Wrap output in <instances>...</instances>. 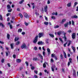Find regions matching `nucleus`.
I'll return each mask as SVG.
<instances>
[{"instance_id":"nucleus-1","label":"nucleus","mask_w":78,"mask_h":78,"mask_svg":"<svg viewBox=\"0 0 78 78\" xmlns=\"http://www.w3.org/2000/svg\"><path fill=\"white\" fill-rule=\"evenodd\" d=\"M38 35H37L34 38V40L33 41V43L34 44H36L37 43V41H38Z\"/></svg>"},{"instance_id":"nucleus-2","label":"nucleus","mask_w":78,"mask_h":78,"mask_svg":"<svg viewBox=\"0 0 78 78\" xmlns=\"http://www.w3.org/2000/svg\"><path fill=\"white\" fill-rule=\"evenodd\" d=\"M27 45L25 43H23V44H22L21 47V48L22 49H23V48H27Z\"/></svg>"},{"instance_id":"nucleus-3","label":"nucleus","mask_w":78,"mask_h":78,"mask_svg":"<svg viewBox=\"0 0 78 78\" xmlns=\"http://www.w3.org/2000/svg\"><path fill=\"white\" fill-rule=\"evenodd\" d=\"M44 36V34L42 33H40L38 34V37L39 38H41V37H43Z\"/></svg>"},{"instance_id":"nucleus-4","label":"nucleus","mask_w":78,"mask_h":78,"mask_svg":"<svg viewBox=\"0 0 78 78\" xmlns=\"http://www.w3.org/2000/svg\"><path fill=\"white\" fill-rule=\"evenodd\" d=\"M72 38L73 39H75V37H76V35L75 34V33H73L72 34Z\"/></svg>"},{"instance_id":"nucleus-5","label":"nucleus","mask_w":78,"mask_h":78,"mask_svg":"<svg viewBox=\"0 0 78 78\" xmlns=\"http://www.w3.org/2000/svg\"><path fill=\"white\" fill-rule=\"evenodd\" d=\"M23 14H24V16L25 18H26L27 19L28 18V17H29V16H28V15H27V13L24 12Z\"/></svg>"},{"instance_id":"nucleus-6","label":"nucleus","mask_w":78,"mask_h":78,"mask_svg":"<svg viewBox=\"0 0 78 78\" xmlns=\"http://www.w3.org/2000/svg\"><path fill=\"white\" fill-rule=\"evenodd\" d=\"M69 62L68 63V66H70V63H72V59L71 58H70L69 59Z\"/></svg>"},{"instance_id":"nucleus-7","label":"nucleus","mask_w":78,"mask_h":78,"mask_svg":"<svg viewBox=\"0 0 78 78\" xmlns=\"http://www.w3.org/2000/svg\"><path fill=\"white\" fill-rule=\"evenodd\" d=\"M47 9H48V6H47V5H46L44 7V11L46 12H47Z\"/></svg>"},{"instance_id":"nucleus-8","label":"nucleus","mask_w":78,"mask_h":78,"mask_svg":"<svg viewBox=\"0 0 78 78\" xmlns=\"http://www.w3.org/2000/svg\"><path fill=\"white\" fill-rule=\"evenodd\" d=\"M71 18L72 19H77L78 18V16L76 15H74L72 16Z\"/></svg>"},{"instance_id":"nucleus-9","label":"nucleus","mask_w":78,"mask_h":78,"mask_svg":"<svg viewBox=\"0 0 78 78\" xmlns=\"http://www.w3.org/2000/svg\"><path fill=\"white\" fill-rule=\"evenodd\" d=\"M47 51L48 52V55H50V53H51V52H50V48H47Z\"/></svg>"},{"instance_id":"nucleus-10","label":"nucleus","mask_w":78,"mask_h":78,"mask_svg":"<svg viewBox=\"0 0 78 78\" xmlns=\"http://www.w3.org/2000/svg\"><path fill=\"white\" fill-rule=\"evenodd\" d=\"M68 25H69V22H67L66 23L64 24V26L65 27H68Z\"/></svg>"},{"instance_id":"nucleus-11","label":"nucleus","mask_w":78,"mask_h":78,"mask_svg":"<svg viewBox=\"0 0 78 78\" xmlns=\"http://www.w3.org/2000/svg\"><path fill=\"white\" fill-rule=\"evenodd\" d=\"M38 56L39 57H40V58H41V59H42V60H43V56L42 55L40 54H39Z\"/></svg>"},{"instance_id":"nucleus-12","label":"nucleus","mask_w":78,"mask_h":78,"mask_svg":"<svg viewBox=\"0 0 78 78\" xmlns=\"http://www.w3.org/2000/svg\"><path fill=\"white\" fill-rule=\"evenodd\" d=\"M38 45H42L43 44V42L42 41H38L37 43Z\"/></svg>"},{"instance_id":"nucleus-13","label":"nucleus","mask_w":78,"mask_h":78,"mask_svg":"<svg viewBox=\"0 0 78 78\" xmlns=\"http://www.w3.org/2000/svg\"><path fill=\"white\" fill-rule=\"evenodd\" d=\"M63 52L64 55V58H67V55H66V53L64 51H63Z\"/></svg>"},{"instance_id":"nucleus-14","label":"nucleus","mask_w":78,"mask_h":78,"mask_svg":"<svg viewBox=\"0 0 78 78\" xmlns=\"http://www.w3.org/2000/svg\"><path fill=\"white\" fill-rule=\"evenodd\" d=\"M68 42L69 43L68 44V47H69V46H70V44H71V43H72V41L70 40H69Z\"/></svg>"},{"instance_id":"nucleus-15","label":"nucleus","mask_w":78,"mask_h":78,"mask_svg":"<svg viewBox=\"0 0 78 78\" xmlns=\"http://www.w3.org/2000/svg\"><path fill=\"white\" fill-rule=\"evenodd\" d=\"M5 53H6V56H8V54L10 53V52H9V51H6L5 52Z\"/></svg>"},{"instance_id":"nucleus-16","label":"nucleus","mask_w":78,"mask_h":78,"mask_svg":"<svg viewBox=\"0 0 78 78\" xmlns=\"http://www.w3.org/2000/svg\"><path fill=\"white\" fill-rule=\"evenodd\" d=\"M19 39V38L17 37H17H16L14 39V41H15V42H16V41H18Z\"/></svg>"},{"instance_id":"nucleus-17","label":"nucleus","mask_w":78,"mask_h":78,"mask_svg":"<svg viewBox=\"0 0 78 78\" xmlns=\"http://www.w3.org/2000/svg\"><path fill=\"white\" fill-rule=\"evenodd\" d=\"M7 7L8 8L7 9H11V5H7Z\"/></svg>"},{"instance_id":"nucleus-18","label":"nucleus","mask_w":78,"mask_h":78,"mask_svg":"<svg viewBox=\"0 0 78 78\" xmlns=\"http://www.w3.org/2000/svg\"><path fill=\"white\" fill-rule=\"evenodd\" d=\"M16 61L17 62H18V63H20V62H21V59H18L16 60Z\"/></svg>"},{"instance_id":"nucleus-19","label":"nucleus","mask_w":78,"mask_h":78,"mask_svg":"<svg viewBox=\"0 0 78 78\" xmlns=\"http://www.w3.org/2000/svg\"><path fill=\"white\" fill-rule=\"evenodd\" d=\"M13 45H14L13 43H12L11 44H10V46L11 47V48L12 49H13V48H14V47H13Z\"/></svg>"},{"instance_id":"nucleus-20","label":"nucleus","mask_w":78,"mask_h":78,"mask_svg":"<svg viewBox=\"0 0 78 78\" xmlns=\"http://www.w3.org/2000/svg\"><path fill=\"white\" fill-rule=\"evenodd\" d=\"M71 48H72L73 51V52L74 53H75V47H74L72 46L71 47Z\"/></svg>"},{"instance_id":"nucleus-21","label":"nucleus","mask_w":78,"mask_h":78,"mask_svg":"<svg viewBox=\"0 0 78 78\" xmlns=\"http://www.w3.org/2000/svg\"><path fill=\"white\" fill-rule=\"evenodd\" d=\"M67 6L68 7H70L71 6V2H69L67 4Z\"/></svg>"},{"instance_id":"nucleus-22","label":"nucleus","mask_w":78,"mask_h":78,"mask_svg":"<svg viewBox=\"0 0 78 78\" xmlns=\"http://www.w3.org/2000/svg\"><path fill=\"white\" fill-rule=\"evenodd\" d=\"M10 37V35L8 34H7V37L8 39H9V37Z\"/></svg>"},{"instance_id":"nucleus-23","label":"nucleus","mask_w":78,"mask_h":78,"mask_svg":"<svg viewBox=\"0 0 78 78\" xmlns=\"http://www.w3.org/2000/svg\"><path fill=\"white\" fill-rule=\"evenodd\" d=\"M22 31V29L20 28L18 30V33H21Z\"/></svg>"},{"instance_id":"nucleus-24","label":"nucleus","mask_w":78,"mask_h":78,"mask_svg":"<svg viewBox=\"0 0 78 78\" xmlns=\"http://www.w3.org/2000/svg\"><path fill=\"white\" fill-rule=\"evenodd\" d=\"M49 35L50 36V37H54V35L53 34H49Z\"/></svg>"},{"instance_id":"nucleus-25","label":"nucleus","mask_w":78,"mask_h":78,"mask_svg":"<svg viewBox=\"0 0 78 78\" xmlns=\"http://www.w3.org/2000/svg\"><path fill=\"white\" fill-rule=\"evenodd\" d=\"M61 34H62V32L61 31H60L59 32H57V34H58V36L61 35Z\"/></svg>"},{"instance_id":"nucleus-26","label":"nucleus","mask_w":78,"mask_h":78,"mask_svg":"<svg viewBox=\"0 0 78 78\" xmlns=\"http://www.w3.org/2000/svg\"><path fill=\"white\" fill-rule=\"evenodd\" d=\"M24 2V0H22L21 1H20L19 2V4H22V3H23Z\"/></svg>"},{"instance_id":"nucleus-27","label":"nucleus","mask_w":78,"mask_h":78,"mask_svg":"<svg viewBox=\"0 0 78 78\" xmlns=\"http://www.w3.org/2000/svg\"><path fill=\"white\" fill-rule=\"evenodd\" d=\"M37 60H38V59H37V58H33V61H36Z\"/></svg>"},{"instance_id":"nucleus-28","label":"nucleus","mask_w":78,"mask_h":78,"mask_svg":"<svg viewBox=\"0 0 78 78\" xmlns=\"http://www.w3.org/2000/svg\"><path fill=\"white\" fill-rule=\"evenodd\" d=\"M1 26H2V27L3 28L5 27L4 25H3L2 23H0V26L1 27Z\"/></svg>"},{"instance_id":"nucleus-29","label":"nucleus","mask_w":78,"mask_h":78,"mask_svg":"<svg viewBox=\"0 0 78 78\" xmlns=\"http://www.w3.org/2000/svg\"><path fill=\"white\" fill-rule=\"evenodd\" d=\"M0 20H3V16L2 15H0Z\"/></svg>"},{"instance_id":"nucleus-30","label":"nucleus","mask_w":78,"mask_h":78,"mask_svg":"<svg viewBox=\"0 0 78 78\" xmlns=\"http://www.w3.org/2000/svg\"><path fill=\"white\" fill-rule=\"evenodd\" d=\"M44 24H45V25H48V22H44Z\"/></svg>"},{"instance_id":"nucleus-31","label":"nucleus","mask_w":78,"mask_h":78,"mask_svg":"<svg viewBox=\"0 0 78 78\" xmlns=\"http://www.w3.org/2000/svg\"><path fill=\"white\" fill-rule=\"evenodd\" d=\"M59 41H61V42H62V43H63V41H62V38H61L59 37Z\"/></svg>"},{"instance_id":"nucleus-32","label":"nucleus","mask_w":78,"mask_h":78,"mask_svg":"<svg viewBox=\"0 0 78 78\" xmlns=\"http://www.w3.org/2000/svg\"><path fill=\"white\" fill-rule=\"evenodd\" d=\"M19 15L20 16L21 18V19H23V15H22V14L21 13H20L19 14Z\"/></svg>"},{"instance_id":"nucleus-33","label":"nucleus","mask_w":78,"mask_h":78,"mask_svg":"<svg viewBox=\"0 0 78 78\" xmlns=\"http://www.w3.org/2000/svg\"><path fill=\"white\" fill-rule=\"evenodd\" d=\"M60 57L61 58V59L62 60V59L63 58V56L62 55V54H61L60 55Z\"/></svg>"},{"instance_id":"nucleus-34","label":"nucleus","mask_w":78,"mask_h":78,"mask_svg":"<svg viewBox=\"0 0 78 78\" xmlns=\"http://www.w3.org/2000/svg\"><path fill=\"white\" fill-rule=\"evenodd\" d=\"M59 26L58 25H56L55 26H54V28L55 29L56 28H59Z\"/></svg>"},{"instance_id":"nucleus-35","label":"nucleus","mask_w":78,"mask_h":78,"mask_svg":"<svg viewBox=\"0 0 78 78\" xmlns=\"http://www.w3.org/2000/svg\"><path fill=\"white\" fill-rule=\"evenodd\" d=\"M43 67L44 68H45L46 67V64H45V63H44L43 64Z\"/></svg>"},{"instance_id":"nucleus-36","label":"nucleus","mask_w":78,"mask_h":78,"mask_svg":"<svg viewBox=\"0 0 78 78\" xmlns=\"http://www.w3.org/2000/svg\"><path fill=\"white\" fill-rule=\"evenodd\" d=\"M72 25H75V22H74V21H73V20H72Z\"/></svg>"},{"instance_id":"nucleus-37","label":"nucleus","mask_w":78,"mask_h":78,"mask_svg":"<svg viewBox=\"0 0 78 78\" xmlns=\"http://www.w3.org/2000/svg\"><path fill=\"white\" fill-rule=\"evenodd\" d=\"M51 56L52 58H54L55 57V54H52L51 55Z\"/></svg>"},{"instance_id":"nucleus-38","label":"nucleus","mask_w":78,"mask_h":78,"mask_svg":"<svg viewBox=\"0 0 78 78\" xmlns=\"http://www.w3.org/2000/svg\"><path fill=\"white\" fill-rule=\"evenodd\" d=\"M77 4H78V2H76L74 3V5L73 6V7H75V6H76V5H77Z\"/></svg>"},{"instance_id":"nucleus-39","label":"nucleus","mask_w":78,"mask_h":78,"mask_svg":"<svg viewBox=\"0 0 78 78\" xmlns=\"http://www.w3.org/2000/svg\"><path fill=\"white\" fill-rule=\"evenodd\" d=\"M5 61V59L4 58H2L1 60V62L2 63H4V61Z\"/></svg>"},{"instance_id":"nucleus-40","label":"nucleus","mask_w":78,"mask_h":78,"mask_svg":"<svg viewBox=\"0 0 78 78\" xmlns=\"http://www.w3.org/2000/svg\"><path fill=\"white\" fill-rule=\"evenodd\" d=\"M51 19H56V18H55V16H51Z\"/></svg>"},{"instance_id":"nucleus-41","label":"nucleus","mask_w":78,"mask_h":78,"mask_svg":"<svg viewBox=\"0 0 78 78\" xmlns=\"http://www.w3.org/2000/svg\"><path fill=\"white\" fill-rule=\"evenodd\" d=\"M25 63L26 64L27 66H28V62L27 61H26Z\"/></svg>"},{"instance_id":"nucleus-42","label":"nucleus","mask_w":78,"mask_h":78,"mask_svg":"<svg viewBox=\"0 0 78 78\" xmlns=\"http://www.w3.org/2000/svg\"><path fill=\"white\" fill-rule=\"evenodd\" d=\"M8 11L9 12H11L12 11V9H11L9 10H8Z\"/></svg>"},{"instance_id":"nucleus-43","label":"nucleus","mask_w":78,"mask_h":78,"mask_svg":"<svg viewBox=\"0 0 78 78\" xmlns=\"http://www.w3.org/2000/svg\"><path fill=\"white\" fill-rule=\"evenodd\" d=\"M34 69H35V67H34L32 66L31 67V69L32 70H34Z\"/></svg>"},{"instance_id":"nucleus-44","label":"nucleus","mask_w":78,"mask_h":78,"mask_svg":"<svg viewBox=\"0 0 78 78\" xmlns=\"http://www.w3.org/2000/svg\"><path fill=\"white\" fill-rule=\"evenodd\" d=\"M46 42L47 44H48V39H47L46 40Z\"/></svg>"},{"instance_id":"nucleus-45","label":"nucleus","mask_w":78,"mask_h":78,"mask_svg":"<svg viewBox=\"0 0 78 78\" xmlns=\"http://www.w3.org/2000/svg\"><path fill=\"white\" fill-rule=\"evenodd\" d=\"M24 23L26 26H28V24L25 22H24Z\"/></svg>"},{"instance_id":"nucleus-46","label":"nucleus","mask_w":78,"mask_h":78,"mask_svg":"<svg viewBox=\"0 0 78 78\" xmlns=\"http://www.w3.org/2000/svg\"><path fill=\"white\" fill-rule=\"evenodd\" d=\"M10 29H12V26L11 25H10Z\"/></svg>"},{"instance_id":"nucleus-47","label":"nucleus","mask_w":78,"mask_h":78,"mask_svg":"<svg viewBox=\"0 0 78 78\" xmlns=\"http://www.w3.org/2000/svg\"><path fill=\"white\" fill-rule=\"evenodd\" d=\"M64 40L65 41H66L67 40V38L66 37V36H64Z\"/></svg>"},{"instance_id":"nucleus-48","label":"nucleus","mask_w":78,"mask_h":78,"mask_svg":"<svg viewBox=\"0 0 78 78\" xmlns=\"http://www.w3.org/2000/svg\"><path fill=\"white\" fill-rule=\"evenodd\" d=\"M45 51H43V55H44V56H45Z\"/></svg>"},{"instance_id":"nucleus-49","label":"nucleus","mask_w":78,"mask_h":78,"mask_svg":"<svg viewBox=\"0 0 78 78\" xmlns=\"http://www.w3.org/2000/svg\"><path fill=\"white\" fill-rule=\"evenodd\" d=\"M66 44H67V42H66V43H65L64 44V47H66Z\"/></svg>"},{"instance_id":"nucleus-50","label":"nucleus","mask_w":78,"mask_h":78,"mask_svg":"<svg viewBox=\"0 0 78 78\" xmlns=\"http://www.w3.org/2000/svg\"><path fill=\"white\" fill-rule=\"evenodd\" d=\"M0 44H4V42L2 41H0Z\"/></svg>"},{"instance_id":"nucleus-51","label":"nucleus","mask_w":78,"mask_h":78,"mask_svg":"<svg viewBox=\"0 0 78 78\" xmlns=\"http://www.w3.org/2000/svg\"><path fill=\"white\" fill-rule=\"evenodd\" d=\"M20 44V42H19V41H17L16 42V45H19V44Z\"/></svg>"},{"instance_id":"nucleus-52","label":"nucleus","mask_w":78,"mask_h":78,"mask_svg":"<svg viewBox=\"0 0 78 78\" xmlns=\"http://www.w3.org/2000/svg\"><path fill=\"white\" fill-rule=\"evenodd\" d=\"M68 33H72V31L71 30H69L67 31Z\"/></svg>"},{"instance_id":"nucleus-53","label":"nucleus","mask_w":78,"mask_h":78,"mask_svg":"<svg viewBox=\"0 0 78 78\" xmlns=\"http://www.w3.org/2000/svg\"><path fill=\"white\" fill-rule=\"evenodd\" d=\"M34 49L35 50H37V48L36 47H35L34 48Z\"/></svg>"},{"instance_id":"nucleus-54","label":"nucleus","mask_w":78,"mask_h":78,"mask_svg":"<svg viewBox=\"0 0 78 78\" xmlns=\"http://www.w3.org/2000/svg\"><path fill=\"white\" fill-rule=\"evenodd\" d=\"M65 21H66V19H63L62 20V22L63 23H64V22H65Z\"/></svg>"},{"instance_id":"nucleus-55","label":"nucleus","mask_w":78,"mask_h":78,"mask_svg":"<svg viewBox=\"0 0 78 78\" xmlns=\"http://www.w3.org/2000/svg\"><path fill=\"white\" fill-rule=\"evenodd\" d=\"M10 15V13H8L7 14H6V16L7 17H8V16H9Z\"/></svg>"},{"instance_id":"nucleus-56","label":"nucleus","mask_w":78,"mask_h":78,"mask_svg":"<svg viewBox=\"0 0 78 78\" xmlns=\"http://www.w3.org/2000/svg\"><path fill=\"white\" fill-rule=\"evenodd\" d=\"M22 34H23V35H24L25 34V32H23L22 33Z\"/></svg>"},{"instance_id":"nucleus-57","label":"nucleus","mask_w":78,"mask_h":78,"mask_svg":"<svg viewBox=\"0 0 78 78\" xmlns=\"http://www.w3.org/2000/svg\"><path fill=\"white\" fill-rule=\"evenodd\" d=\"M7 65L8 66V67H11V66L10 65V64H9V63H7Z\"/></svg>"},{"instance_id":"nucleus-58","label":"nucleus","mask_w":78,"mask_h":78,"mask_svg":"<svg viewBox=\"0 0 78 78\" xmlns=\"http://www.w3.org/2000/svg\"><path fill=\"white\" fill-rule=\"evenodd\" d=\"M17 11H20V8H18L17 9Z\"/></svg>"},{"instance_id":"nucleus-59","label":"nucleus","mask_w":78,"mask_h":78,"mask_svg":"<svg viewBox=\"0 0 78 78\" xmlns=\"http://www.w3.org/2000/svg\"><path fill=\"white\" fill-rule=\"evenodd\" d=\"M34 78H38V77H37V76L36 75H35L34 76Z\"/></svg>"},{"instance_id":"nucleus-60","label":"nucleus","mask_w":78,"mask_h":78,"mask_svg":"<svg viewBox=\"0 0 78 78\" xmlns=\"http://www.w3.org/2000/svg\"><path fill=\"white\" fill-rule=\"evenodd\" d=\"M54 58L55 60H58V58H57V57H56V56H55Z\"/></svg>"},{"instance_id":"nucleus-61","label":"nucleus","mask_w":78,"mask_h":78,"mask_svg":"<svg viewBox=\"0 0 78 78\" xmlns=\"http://www.w3.org/2000/svg\"><path fill=\"white\" fill-rule=\"evenodd\" d=\"M51 68L54 69V68H56V66L55 65H53V66L51 67Z\"/></svg>"},{"instance_id":"nucleus-62","label":"nucleus","mask_w":78,"mask_h":78,"mask_svg":"<svg viewBox=\"0 0 78 78\" xmlns=\"http://www.w3.org/2000/svg\"><path fill=\"white\" fill-rule=\"evenodd\" d=\"M20 70H22L23 69V67H21L20 68Z\"/></svg>"},{"instance_id":"nucleus-63","label":"nucleus","mask_w":78,"mask_h":78,"mask_svg":"<svg viewBox=\"0 0 78 78\" xmlns=\"http://www.w3.org/2000/svg\"><path fill=\"white\" fill-rule=\"evenodd\" d=\"M34 72L36 74H37V71L34 70Z\"/></svg>"},{"instance_id":"nucleus-64","label":"nucleus","mask_w":78,"mask_h":78,"mask_svg":"<svg viewBox=\"0 0 78 78\" xmlns=\"http://www.w3.org/2000/svg\"><path fill=\"white\" fill-rule=\"evenodd\" d=\"M13 57L14 58H16V55H13Z\"/></svg>"}]
</instances>
